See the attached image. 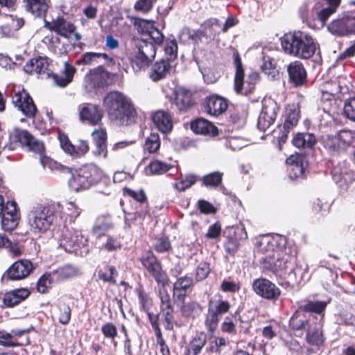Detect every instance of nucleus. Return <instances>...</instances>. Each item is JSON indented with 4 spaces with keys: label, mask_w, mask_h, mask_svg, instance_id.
<instances>
[{
    "label": "nucleus",
    "mask_w": 355,
    "mask_h": 355,
    "mask_svg": "<svg viewBox=\"0 0 355 355\" xmlns=\"http://www.w3.org/2000/svg\"><path fill=\"white\" fill-rule=\"evenodd\" d=\"M33 270V265L30 260L20 259L8 269L6 276L12 280H20L28 277Z\"/></svg>",
    "instance_id": "aec40b11"
},
{
    "label": "nucleus",
    "mask_w": 355,
    "mask_h": 355,
    "mask_svg": "<svg viewBox=\"0 0 355 355\" xmlns=\"http://www.w3.org/2000/svg\"><path fill=\"white\" fill-rule=\"evenodd\" d=\"M223 173L218 171L211 173L202 178L203 184L207 187H216L221 183Z\"/></svg>",
    "instance_id": "4d7b16f0"
},
{
    "label": "nucleus",
    "mask_w": 355,
    "mask_h": 355,
    "mask_svg": "<svg viewBox=\"0 0 355 355\" xmlns=\"http://www.w3.org/2000/svg\"><path fill=\"white\" fill-rule=\"evenodd\" d=\"M155 126L164 134L170 132L173 129L172 117L168 112L158 110L152 116Z\"/></svg>",
    "instance_id": "a878e982"
},
{
    "label": "nucleus",
    "mask_w": 355,
    "mask_h": 355,
    "mask_svg": "<svg viewBox=\"0 0 355 355\" xmlns=\"http://www.w3.org/2000/svg\"><path fill=\"white\" fill-rule=\"evenodd\" d=\"M107 59H109V57L105 53L87 52L83 54L81 58L76 61V64L94 65L98 64L101 60H107Z\"/></svg>",
    "instance_id": "37998d69"
},
{
    "label": "nucleus",
    "mask_w": 355,
    "mask_h": 355,
    "mask_svg": "<svg viewBox=\"0 0 355 355\" xmlns=\"http://www.w3.org/2000/svg\"><path fill=\"white\" fill-rule=\"evenodd\" d=\"M107 73L101 67H98L89 71L84 79L85 86L90 90L96 87H101L107 85Z\"/></svg>",
    "instance_id": "5701e85b"
},
{
    "label": "nucleus",
    "mask_w": 355,
    "mask_h": 355,
    "mask_svg": "<svg viewBox=\"0 0 355 355\" xmlns=\"http://www.w3.org/2000/svg\"><path fill=\"white\" fill-rule=\"evenodd\" d=\"M233 56L236 67L234 89L237 94L248 95L254 91L259 80V75L257 72H252L248 76L247 80H244V70L240 56L237 52Z\"/></svg>",
    "instance_id": "1a4fd4ad"
},
{
    "label": "nucleus",
    "mask_w": 355,
    "mask_h": 355,
    "mask_svg": "<svg viewBox=\"0 0 355 355\" xmlns=\"http://www.w3.org/2000/svg\"><path fill=\"white\" fill-rule=\"evenodd\" d=\"M285 239L281 236H266L260 241V250L265 254L261 259L266 267L277 275L287 279L290 270L295 263L296 257L291 249L283 247Z\"/></svg>",
    "instance_id": "f257e3e1"
},
{
    "label": "nucleus",
    "mask_w": 355,
    "mask_h": 355,
    "mask_svg": "<svg viewBox=\"0 0 355 355\" xmlns=\"http://www.w3.org/2000/svg\"><path fill=\"white\" fill-rule=\"evenodd\" d=\"M114 223L110 216H101L96 219L92 232L96 237H101L107 231L114 228Z\"/></svg>",
    "instance_id": "e433bc0d"
},
{
    "label": "nucleus",
    "mask_w": 355,
    "mask_h": 355,
    "mask_svg": "<svg viewBox=\"0 0 355 355\" xmlns=\"http://www.w3.org/2000/svg\"><path fill=\"white\" fill-rule=\"evenodd\" d=\"M315 141V135L309 132L298 133L293 139V145L297 148H312Z\"/></svg>",
    "instance_id": "79ce46f5"
},
{
    "label": "nucleus",
    "mask_w": 355,
    "mask_h": 355,
    "mask_svg": "<svg viewBox=\"0 0 355 355\" xmlns=\"http://www.w3.org/2000/svg\"><path fill=\"white\" fill-rule=\"evenodd\" d=\"M280 40L285 53L300 59H309L319 51V45L315 40L303 31L288 32Z\"/></svg>",
    "instance_id": "7ed1b4c3"
},
{
    "label": "nucleus",
    "mask_w": 355,
    "mask_h": 355,
    "mask_svg": "<svg viewBox=\"0 0 355 355\" xmlns=\"http://www.w3.org/2000/svg\"><path fill=\"white\" fill-rule=\"evenodd\" d=\"M10 139L15 142L19 143L30 151L38 154L40 163L44 168L54 171L59 168V164L44 155V146L42 142L36 139L28 131L15 129L10 135Z\"/></svg>",
    "instance_id": "39448f33"
},
{
    "label": "nucleus",
    "mask_w": 355,
    "mask_h": 355,
    "mask_svg": "<svg viewBox=\"0 0 355 355\" xmlns=\"http://www.w3.org/2000/svg\"><path fill=\"white\" fill-rule=\"evenodd\" d=\"M92 138L94 144H107V132L105 128L95 129L92 132Z\"/></svg>",
    "instance_id": "774afa93"
},
{
    "label": "nucleus",
    "mask_w": 355,
    "mask_h": 355,
    "mask_svg": "<svg viewBox=\"0 0 355 355\" xmlns=\"http://www.w3.org/2000/svg\"><path fill=\"white\" fill-rule=\"evenodd\" d=\"M62 205L60 203L37 204L28 215L30 229L34 233H42L50 228L58 218L62 219Z\"/></svg>",
    "instance_id": "20e7f679"
},
{
    "label": "nucleus",
    "mask_w": 355,
    "mask_h": 355,
    "mask_svg": "<svg viewBox=\"0 0 355 355\" xmlns=\"http://www.w3.org/2000/svg\"><path fill=\"white\" fill-rule=\"evenodd\" d=\"M279 105L271 98H265L262 101V110L258 118L257 128L261 131H266L275 122Z\"/></svg>",
    "instance_id": "ddd939ff"
},
{
    "label": "nucleus",
    "mask_w": 355,
    "mask_h": 355,
    "mask_svg": "<svg viewBox=\"0 0 355 355\" xmlns=\"http://www.w3.org/2000/svg\"><path fill=\"white\" fill-rule=\"evenodd\" d=\"M12 103L15 107H17L22 114L28 118H34L37 108L32 98L23 89L15 93L12 96Z\"/></svg>",
    "instance_id": "f3484780"
},
{
    "label": "nucleus",
    "mask_w": 355,
    "mask_h": 355,
    "mask_svg": "<svg viewBox=\"0 0 355 355\" xmlns=\"http://www.w3.org/2000/svg\"><path fill=\"white\" fill-rule=\"evenodd\" d=\"M324 146L331 153L345 150L349 146L355 145V132L342 130L335 135H327L322 137Z\"/></svg>",
    "instance_id": "9b49d317"
},
{
    "label": "nucleus",
    "mask_w": 355,
    "mask_h": 355,
    "mask_svg": "<svg viewBox=\"0 0 355 355\" xmlns=\"http://www.w3.org/2000/svg\"><path fill=\"white\" fill-rule=\"evenodd\" d=\"M193 285V279L187 275L180 277L173 284V297L178 303L184 301L187 290Z\"/></svg>",
    "instance_id": "c85d7f7f"
},
{
    "label": "nucleus",
    "mask_w": 355,
    "mask_h": 355,
    "mask_svg": "<svg viewBox=\"0 0 355 355\" xmlns=\"http://www.w3.org/2000/svg\"><path fill=\"white\" fill-rule=\"evenodd\" d=\"M4 21L10 27L12 31H16L20 29L24 24V20L21 17L15 15H5L3 17Z\"/></svg>",
    "instance_id": "bf43d9fd"
},
{
    "label": "nucleus",
    "mask_w": 355,
    "mask_h": 355,
    "mask_svg": "<svg viewBox=\"0 0 355 355\" xmlns=\"http://www.w3.org/2000/svg\"><path fill=\"white\" fill-rule=\"evenodd\" d=\"M230 308L228 301L219 299L215 305L210 304L209 309H211L217 315H221L227 313Z\"/></svg>",
    "instance_id": "0e129e2a"
},
{
    "label": "nucleus",
    "mask_w": 355,
    "mask_h": 355,
    "mask_svg": "<svg viewBox=\"0 0 355 355\" xmlns=\"http://www.w3.org/2000/svg\"><path fill=\"white\" fill-rule=\"evenodd\" d=\"M327 7H324L320 11H316L315 16L313 10H311L309 6L306 4L302 6L300 8V15L304 22L313 28H319L323 27L329 17L336 12L337 8L340 4L341 0H324Z\"/></svg>",
    "instance_id": "0eeeda50"
},
{
    "label": "nucleus",
    "mask_w": 355,
    "mask_h": 355,
    "mask_svg": "<svg viewBox=\"0 0 355 355\" xmlns=\"http://www.w3.org/2000/svg\"><path fill=\"white\" fill-rule=\"evenodd\" d=\"M56 275L55 272H46L42 275L37 282V291L40 293H46L51 288L53 284V277Z\"/></svg>",
    "instance_id": "a18cd8bd"
},
{
    "label": "nucleus",
    "mask_w": 355,
    "mask_h": 355,
    "mask_svg": "<svg viewBox=\"0 0 355 355\" xmlns=\"http://www.w3.org/2000/svg\"><path fill=\"white\" fill-rule=\"evenodd\" d=\"M338 89L336 83H327L321 89L320 106L325 113L330 114L336 108V100L334 93Z\"/></svg>",
    "instance_id": "a211bd4d"
},
{
    "label": "nucleus",
    "mask_w": 355,
    "mask_h": 355,
    "mask_svg": "<svg viewBox=\"0 0 355 355\" xmlns=\"http://www.w3.org/2000/svg\"><path fill=\"white\" fill-rule=\"evenodd\" d=\"M103 176V171L96 165H85L72 173L69 185L73 191L78 192L96 184Z\"/></svg>",
    "instance_id": "423d86ee"
},
{
    "label": "nucleus",
    "mask_w": 355,
    "mask_h": 355,
    "mask_svg": "<svg viewBox=\"0 0 355 355\" xmlns=\"http://www.w3.org/2000/svg\"><path fill=\"white\" fill-rule=\"evenodd\" d=\"M80 214V209L73 202H69L67 203V212L61 211V214L64 216L62 220H67V217L65 216L67 215L69 218V220L73 221Z\"/></svg>",
    "instance_id": "052dcab7"
},
{
    "label": "nucleus",
    "mask_w": 355,
    "mask_h": 355,
    "mask_svg": "<svg viewBox=\"0 0 355 355\" xmlns=\"http://www.w3.org/2000/svg\"><path fill=\"white\" fill-rule=\"evenodd\" d=\"M309 324H311V322L306 319L304 312L300 309L296 311L290 319L289 324L290 327L294 330H302Z\"/></svg>",
    "instance_id": "a19ab883"
},
{
    "label": "nucleus",
    "mask_w": 355,
    "mask_h": 355,
    "mask_svg": "<svg viewBox=\"0 0 355 355\" xmlns=\"http://www.w3.org/2000/svg\"><path fill=\"white\" fill-rule=\"evenodd\" d=\"M58 309V316L59 322L66 325L67 324L71 319V309L69 306L64 302H60L57 306Z\"/></svg>",
    "instance_id": "864d4df0"
},
{
    "label": "nucleus",
    "mask_w": 355,
    "mask_h": 355,
    "mask_svg": "<svg viewBox=\"0 0 355 355\" xmlns=\"http://www.w3.org/2000/svg\"><path fill=\"white\" fill-rule=\"evenodd\" d=\"M219 320V315L212 311L211 309H209L205 320V325L209 331L213 332L216 330L218 327Z\"/></svg>",
    "instance_id": "680f3d73"
},
{
    "label": "nucleus",
    "mask_w": 355,
    "mask_h": 355,
    "mask_svg": "<svg viewBox=\"0 0 355 355\" xmlns=\"http://www.w3.org/2000/svg\"><path fill=\"white\" fill-rule=\"evenodd\" d=\"M171 165L158 159L151 161L145 168L144 172L147 175H159L168 171Z\"/></svg>",
    "instance_id": "ea45409f"
},
{
    "label": "nucleus",
    "mask_w": 355,
    "mask_h": 355,
    "mask_svg": "<svg viewBox=\"0 0 355 355\" xmlns=\"http://www.w3.org/2000/svg\"><path fill=\"white\" fill-rule=\"evenodd\" d=\"M164 52L167 60H173L176 58L178 54V44L173 37L166 39Z\"/></svg>",
    "instance_id": "5fc2aeb1"
},
{
    "label": "nucleus",
    "mask_w": 355,
    "mask_h": 355,
    "mask_svg": "<svg viewBox=\"0 0 355 355\" xmlns=\"http://www.w3.org/2000/svg\"><path fill=\"white\" fill-rule=\"evenodd\" d=\"M228 107L225 98L218 95H213L207 98L205 110L207 114L212 116H218L224 113Z\"/></svg>",
    "instance_id": "393cba45"
},
{
    "label": "nucleus",
    "mask_w": 355,
    "mask_h": 355,
    "mask_svg": "<svg viewBox=\"0 0 355 355\" xmlns=\"http://www.w3.org/2000/svg\"><path fill=\"white\" fill-rule=\"evenodd\" d=\"M211 271L209 264L207 262L200 263L196 270V280L200 282L208 276Z\"/></svg>",
    "instance_id": "e2e57ef3"
},
{
    "label": "nucleus",
    "mask_w": 355,
    "mask_h": 355,
    "mask_svg": "<svg viewBox=\"0 0 355 355\" xmlns=\"http://www.w3.org/2000/svg\"><path fill=\"white\" fill-rule=\"evenodd\" d=\"M103 106L110 119L121 125H127L135 121L136 111L129 98L118 91L106 94Z\"/></svg>",
    "instance_id": "f03ea898"
},
{
    "label": "nucleus",
    "mask_w": 355,
    "mask_h": 355,
    "mask_svg": "<svg viewBox=\"0 0 355 355\" xmlns=\"http://www.w3.org/2000/svg\"><path fill=\"white\" fill-rule=\"evenodd\" d=\"M135 52L131 58L132 68L135 72L145 69L155 57V45L147 39H135Z\"/></svg>",
    "instance_id": "6e6552de"
},
{
    "label": "nucleus",
    "mask_w": 355,
    "mask_h": 355,
    "mask_svg": "<svg viewBox=\"0 0 355 355\" xmlns=\"http://www.w3.org/2000/svg\"><path fill=\"white\" fill-rule=\"evenodd\" d=\"M76 68L67 62L64 63V69L60 73H52L53 79L56 85L64 87L73 80Z\"/></svg>",
    "instance_id": "2f4dec72"
},
{
    "label": "nucleus",
    "mask_w": 355,
    "mask_h": 355,
    "mask_svg": "<svg viewBox=\"0 0 355 355\" xmlns=\"http://www.w3.org/2000/svg\"><path fill=\"white\" fill-rule=\"evenodd\" d=\"M103 336L111 340H114L118 334L116 327L112 322L105 323L101 327Z\"/></svg>",
    "instance_id": "69168bd1"
},
{
    "label": "nucleus",
    "mask_w": 355,
    "mask_h": 355,
    "mask_svg": "<svg viewBox=\"0 0 355 355\" xmlns=\"http://www.w3.org/2000/svg\"><path fill=\"white\" fill-rule=\"evenodd\" d=\"M29 295L30 291L28 288H16L4 294L3 304L6 306L12 307L24 301Z\"/></svg>",
    "instance_id": "7c9ffc66"
},
{
    "label": "nucleus",
    "mask_w": 355,
    "mask_h": 355,
    "mask_svg": "<svg viewBox=\"0 0 355 355\" xmlns=\"http://www.w3.org/2000/svg\"><path fill=\"white\" fill-rule=\"evenodd\" d=\"M142 265L153 276L157 284L164 287L168 284V277L166 274L162 270L159 263L153 254L147 251L144 252L140 258Z\"/></svg>",
    "instance_id": "4468645a"
},
{
    "label": "nucleus",
    "mask_w": 355,
    "mask_h": 355,
    "mask_svg": "<svg viewBox=\"0 0 355 355\" xmlns=\"http://www.w3.org/2000/svg\"><path fill=\"white\" fill-rule=\"evenodd\" d=\"M196 181L197 177L196 175H187L175 182L174 186L178 191H183L193 185Z\"/></svg>",
    "instance_id": "6e6d98bb"
},
{
    "label": "nucleus",
    "mask_w": 355,
    "mask_h": 355,
    "mask_svg": "<svg viewBox=\"0 0 355 355\" xmlns=\"http://www.w3.org/2000/svg\"><path fill=\"white\" fill-rule=\"evenodd\" d=\"M171 65L169 61L161 60L156 62L151 68L150 78L153 81L157 82L164 78L169 72Z\"/></svg>",
    "instance_id": "f704fd0d"
},
{
    "label": "nucleus",
    "mask_w": 355,
    "mask_h": 355,
    "mask_svg": "<svg viewBox=\"0 0 355 355\" xmlns=\"http://www.w3.org/2000/svg\"><path fill=\"white\" fill-rule=\"evenodd\" d=\"M300 117V110L298 108L293 107L288 109L286 113V119L284 123V129L288 132L295 126L298 122Z\"/></svg>",
    "instance_id": "49530a36"
},
{
    "label": "nucleus",
    "mask_w": 355,
    "mask_h": 355,
    "mask_svg": "<svg viewBox=\"0 0 355 355\" xmlns=\"http://www.w3.org/2000/svg\"><path fill=\"white\" fill-rule=\"evenodd\" d=\"M60 144L62 149L72 156H81L85 155L89 149V144L87 141L78 140L76 146L73 145L68 137L63 134L59 135Z\"/></svg>",
    "instance_id": "412c9836"
},
{
    "label": "nucleus",
    "mask_w": 355,
    "mask_h": 355,
    "mask_svg": "<svg viewBox=\"0 0 355 355\" xmlns=\"http://www.w3.org/2000/svg\"><path fill=\"white\" fill-rule=\"evenodd\" d=\"M305 156L301 154L291 155L286 159L289 177L292 180L302 178L306 168Z\"/></svg>",
    "instance_id": "4be33fe9"
},
{
    "label": "nucleus",
    "mask_w": 355,
    "mask_h": 355,
    "mask_svg": "<svg viewBox=\"0 0 355 355\" xmlns=\"http://www.w3.org/2000/svg\"><path fill=\"white\" fill-rule=\"evenodd\" d=\"M78 110L80 121H86L92 125L101 123L103 114L98 105L83 103L79 106Z\"/></svg>",
    "instance_id": "6ab92c4d"
},
{
    "label": "nucleus",
    "mask_w": 355,
    "mask_h": 355,
    "mask_svg": "<svg viewBox=\"0 0 355 355\" xmlns=\"http://www.w3.org/2000/svg\"><path fill=\"white\" fill-rule=\"evenodd\" d=\"M327 29L331 34L338 36L355 34V17L347 15L338 17L328 25Z\"/></svg>",
    "instance_id": "dca6fc26"
},
{
    "label": "nucleus",
    "mask_w": 355,
    "mask_h": 355,
    "mask_svg": "<svg viewBox=\"0 0 355 355\" xmlns=\"http://www.w3.org/2000/svg\"><path fill=\"white\" fill-rule=\"evenodd\" d=\"M42 42L54 53H62V44L58 35L53 34L48 35L43 38Z\"/></svg>",
    "instance_id": "de8ad7c7"
},
{
    "label": "nucleus",
    "mask_w": 355,
    "mask_h": 355,
    "mask_svg": "<svg viewBox=\"0 0 355 355\" xmlns=\"http://www.w3.org/2000/svg\"><path fill=\"white\" fill-rule=\"evenodd\" d=\"M344 114L350 120L355 121V96L345 102Z\"/></svg>",
    "instance_id": "338daca9"
},
{
    "label": "nucleus",
    "mask_w": 355,
    "mask_h": 355,
    "mask_svg": "<svg viewBox=\"0 0 355 355\" xmlns=\"http://www.w3.org/2000/svg\"><path fill=\"white\" fill-rule=\"evenodd\" d=\"M160 147V139L157 133H151L145 140L144 150L149 153H154Z\"/></svg>",
    "instance_id": "3c124183"
},
{
    "label": "nucleus",
    "mask_w": 355,
    "mask_h": 355,
    "mask_svg": "<svg viewBox=\"0 0 355 355\" xmlns=\"http://www.w3.org/2000/svg\"><path fill=\"white\" fill-rule=\"evenodd\" d=\"M0 217H1V228L4 231H12L18 225L19 215L15 201L4 202L3 197L0 195Z\"/></svg>",
    "instance_id": "f8f14e48"
},
{
    "label": "nucleus",
    "mask_w": 355,
    "mask_h": 355,
    "mask_svg": "<svg viewBox=\"0 0 355 355\" xmlns=\"http://www.w3.org/2000/svg\"><path fill=\"white\" fill-rule=\"evenodd\" d=\"M49 62L46 57H38L37 58L30 60L24 67V70L26 73L32 74L35 73L37 74L46 73L50 76V73L48 71Z\"/></svg>",
    "instance_id": "c756f323"
},
{
    "label": "nucleus",
    "mask_w": 355,
    "mask_h": 355,
    "mask_svg": "<svg viewBox=\"0 0 355 355\" xmlns=\"http://www.w3.org/2000/svg\"><path fill=\"white\" fill-rule=\"evenodd\" d=\"M182 314L187 317L194 318L202 312L201 306L196 302H189L184 304L181 307Z\"/></svg>",
    "instance_id": "8fccbe9b"
},
{
    "label": "nucleus",
    "mask_w": 355,
    "mask_h": 355,
    "mask_svg": "<svg viewBox=\"0 0 355 355\" xmlns=\"http://www.w3.org/2000/svg\"><path fill=\"white\" fill-rule=\"evenodd\" d=\"M154 26L152 21L137 19L135 21V27L137 32L143 35L148 36V33Z\"/></svg>",
    "instance_id": "13d9d810"
},
{
    "label": "nucleus",
    "mask_w": 355,
    "mask_h": 355,
    "mask_svg": "<svg viewBox=\"0 0 355 355\" xmlns=\"http://www.w3.org/2000/svg\"><path fill=\"white\" fill-rule=\"evenodd\" d=\"M44 26L64 37H69L75 30V26L73 24L67 21L62 18H58L56 20H53L52 22L45 21Z\"/></svg>",
    "instance_id": "cd10ccee"
},
{
    "label": "nucleus",
    "mask_w": 355,
    "mask_h": 355,
    "mask_svg": "<svg viewBox=\"0 0 355 355\" xmlns=\"http://www.w3.org/2000/svg\"><path fill=\"white\" fill-rule=\"evenodd\" d=\"M327 303L321 301H308L304 305H302L300 309L304 312H313L319 315V321L322 322L324 315L322 314L324 311Z\"/></svg>",
    "instance_id": "c03bdc74"
},
{
    "label": "nucleus",
    "mask_w": 355,
    "mask_h": 355,
    "mask_svg": "<svg viewBox=\"0 0 355 355\" xmlns=\"http://www.w3.org/2000/svg\"><path fill=\"white\" fill-rule=\"evenodd\" d=\"M287 71L290 81L295 86H302L306 83V71L301 62L298 60L291 62L287 66Z\"/></svg>",
    "instance_id": "b1692460"
},
{
    "label": "nucleus",
    "mask_w": 355,
    "mask_h": 355,
    "mask_svg": "<svg viewBox=\"0 0 355 355\" xmlns=\"http://www.w3.org/2000/svg\"><path fill=\"white\" fill-rule=\"evenodd\" d=\"M174 103L178 110H185L192 105L191 94L188 90L182 87L177 88L174 92Z\"/></svg>",
    "instance_id": "473e14b6"
},
{
    "label": "nucleus",
    "mask_w": 355,
    "mask_h": 355,
    "mask_svg": "<svg viewBox=\"0 0 355 355\" xmlns=\"http://www.w3.org/2000/svg\"><path fill=\"white\" fill-rule=\"evenodd\" d=\"M322 322L319 321L313 325L309 324L306 333V341L313 345L320 346L323 343V336L322 334Z\"/></svg>",
    "instance_id": "c9c22d12"
},
{
    "label": "nucleus",
    "mask_w": 355,
    "mask_h": 355,
    "mask_svg": "<svg viewBox=\"0 0 355 355\" xmlns=\"http://www.w3.org/2000/svg\"><path fill=\"white\" fill-rule=\"evenodd\" d=\"M53 237L58 241L59 247L68 252L76 253L78 250L84 248L87 243V238L77 230L63 228L62 230H55Z\"/></svg>",
    "instance_id": "9d476101"
},
{
    "label": "nucleus",
    "mask_w": 355,
    "mask_h": 355,
    "mask_svg": "<svg viewBox=\"0 0 355 355\" xmlns=\"http://www.w3.org/2000/svg\"><path fill=\"white\" fill-rule=\"evenodd\" d=\"M252 288L257 295L268 300H277L281 294L280 289L274 283L265 278L254 280Z\"/></svg>",
    "instance_id": "2eb2a0df"
},
{
    "label": "nucleus",
    "mask_w": 355,
    "mask_h": 355,
    "mask_svg": "<svg viewBox=\"0 0 355 355\" xmlns=\"http://www.w3.org/2000/svg\"><path fill=\"white\" fill-rule=\"evenodd\" d=\"M98 277L104 282L116 283V277L118 275L116 269L113 266H106L98 272Z\"/></svg>",
    "instance_id": "09e8293b"
},
{
    "label": "nucleus",
    "mask_w": 355,
    "mask_h": 355,
    "mask_svg": "<svg viewBox=\"0 0 355 355\" xmlns=\"http://www.w3.org/2000/svg\"><path fill=\"white\" fill-rule=\"evenodd\" d=\"M207 342V336L204 333L197 334L187 347L185 355H198Z\"/></svg>",
    "instance_id": "58836bf2"
},
{
    "label": "nucleus",
    "mask_w": 355,
    "mask_h": 355,
    "mask_svg": "<svg viewBox=\"0 0 355 355\" xmlns=\"http://www.w3.org/2000/svg\"><path fill=\"white\" fill-rule=\"evenodd\" d=\"M50 0H24L26 10L35 17H42L49 8Z\"/></svg>",
    "instance_id": "72a5a7b5"
},
{
    "label": "nucleus",
    "mask_w": 355,
    "mask_h": 355,
    "mask_svg": "<svg viewBox=\"0 0 355 355\" xmlns=\"http://www.w3.org/2000/svg\"><path fill=\"white\" fill-rule=\"evenodd\" d=\"M191 129L196 134L215 137L218 135V128L207 119L199 118L191 122Z\"/></svg>",
    "instance_id": "bb28decb"
},
{
    "label": "nucleus",
    "mask_w": 355,
    "mask_h": 355,
    "mask_svg": "<svg viewBox=\"0 0 355 355\" xmlns=\"http://www.w3.org/2000/svg\"><path fill=\"white\" fill-rule=\"evenodd\" d=\"M261 69L270 80H275L279 76L278 69L275 67L272 60L269 58H265L263 59V62L261 66Z\"/></svg>",
    "instance_id": "603ef678"
},
{
    "label": "nucleus",
    "mask_w": 355,
    "mask_h": 355,
    "mask_svg": "<svg viewBox=\"0 0 355 355\" xmlns=\"http://www.w3.org/2000/svg\"><path fill=\"white\" fill-rule=\"evenodd\" d=\"M308 270V265L304 262H298L295 267L293 264V270H289L287 280L292 284H298L306 277Z\"/></svg>",
    "instance_id": "4c0bfd02"
}]
</instances>
